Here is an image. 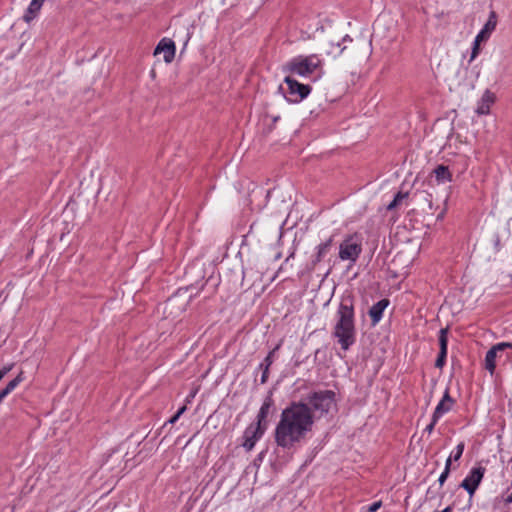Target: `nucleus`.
Returning a JSON list of instances; mask_svg holds the SVG:
<instances>
[{
    "label": "nucleus",
    "mask_w": 512,
    "mask_h": 512,
    "mask_svg": "<svg viewBox=\"0 0 512 512\" xmlns=\"http://www.w3.org/2000/svg\"><path fill=\"white\" fill-rule=\"evenodd\" d=\"M293 256H294V252H291V253L289 254V256L286 258V261H288V260H289L291 257H293Z\"/></svg>",
    "instance_id": "obj_45"
},
{
    "label": "nucleus",
    "mask_w": 512,
    "mask_h": 512,
    "mask_svg": "<svg viewBox=\"0 0 512 512\" xmlns=\"http://www.w3.org/2000/svg\"><path fill=\"white\" fill-rule=\"evenodd\" d=\"M455 448H459V449L464 448V443L463 442L458 443Z\"/></svg>",
    "instance_id": "obj_41"
},
{
    "label": "nucleus",
    "mask_w": 512,
    "mask_h": 512,
    "mask_svg": "<svg viewBox=\"0 0 512 512\" xmlns=\"http://www.w3.org/2000/svg\"><path fill=\"white\" fill-rule=\"evenodd\" d=\"M24 380L23 372L21 371L14 379L9 381L5 388L2 390L9 395L22 381Z\"/></svg>",
    "instance_id": "obj_21"
},
{
    "label": "nucleus",
    "mask_w": 512,
    "mask_h": 512,
    "mask_svg": "<svg viewBox=\"0 0 512 512\" xmlns=\"http://www.w3.org/2000/svg\"><path fill=\"white\" fill-rule=\"evenodd\" d=\"M362 253V242L357 233L347 235L339 245V258L355 264Z\"/></svg>",
    "instance_id": "obj_5"
},
{
    "label": "nucleus",
    "mask_w": 512,
    "mask_h": 512,
    "mask_svg": "<svg viewBox=\"0 0 512 512\" xmlns=\"http://www.w3.org/2000/svg\"><path fill=\"white\" fill-rule=\"evenodd\" d=\"M201 433L200 432H196L195 434H193L188 440H186L184 442V445L182 448H186L188 445L196 442L197 440H199L201 438Z\"/></svg>",
    "instance_id": "obj_29"
},
{
    "label": "nucleus",
    "mask_w": 512,
    "mask_h": 512,
    "mask_svg": "<svg viewBox=\"0 0 512 512\" xmlns=\"http://www.w3.org/2000/svg\"><path fill=\"white\" fill-rule=\"evenodd\" d=\"M333 245V236H330L327 240L320 243L315 247V252L311 256L310 262L308 264V269L313 271L316 269V266L322 262L328 253L331 251Z\"/></svg>",
    "instance_id": "obj_10"
},
{
    "label": "nucleus",
    "mask_w": 512,
    "mask_h": 512,
    "mask_svg": "<svg viewBox=\"0 0 512 512\" xmlns=\"http://www.w3.org/2000/svg\"><path fill=\"white\" fill-rule=\"evenodd\" d=\"M454 404L455 400L450 395V389L449 387H446L441 400L438 402L433 412L434 418L440 419L443 417L446 413L452 410Z\"/></svg>",
    "instance_id": "obj_13"
},
{
    "label": "nucleus",
    "mask_w": 512,
    "mask_h": 512,
    "mask_svg": "<svg viewBox=\"0 0 512 512\" xmlns=\"http://www.w3.org/2000/svg\"><path fill=\"white\" fill-rule=\"evenodd\" d=\"M493 247L496 253L502 249L501 238L499 233H495L493 235Z\"/></svg>",
    "instance_id": "obj_27"
},
{
    "label": "nucleus",
    "mask_w": 512,
    "mask_h": 512,
    "mask_svg": "<svg viewBox=\"0 0 512 512\" xmlns=\"http://www.w3.org/2000/svg\"><path fill=\"white\" fill-rule=\"evenodd\" d=\"M409 192L398 191L393 200L387 205V210L395 209L404 199L408 198Z\"/></svg>",
    "instance_id": "obj_19"
},
{
    "label": "nucleus",
    "mask_w": 512,
    "mask_h": 512,
    "mask_svg": "<svg viewBox=\"0 0 512 512\" xmlns=\"http://www.w3.org/2000/svg\"><path fill=\"white\" fill-rule=\"evenodd\" d=\"M451 462H452V455H450L448 457V459L446 460V464H445V468H448V472H450Z\"/></svg>",
    "instance_id": "obj_36"
},
{
    "label": "nucleus",
    "mask_w": 512,
    "mask_h": 512,
    "mask_svg": "<svg viewBox=\"0 0 512 512\" xmlns=\"http://www.w3.org/2000/svg\"><path fill=\"white\" fill-rule=\"evenodd\" d=\"M389 304L390 300L388 298H383L370 307L368 315L371 319L372 326H376L382 320L384 311Z\"/></svg>",
    "instance_id": "obj_14"
},
{
    "label": "nucleus",
    "mask_w": 512,
    "mask_h": 512,
    "mask_svg": "<svg viewBox=\"0 0 512 512\" xmlns=\"http://www.w3.org/2000/svg\"><path fill=\"white\" fill-rule=\"evenodd\" d=\"M380 506H381V502L380 501L379 502H375V503H373L369 507L368 512H376L380 508Z\"/></svg>",
    "instance_id": "obj_34"
},
{
    "label": "nucleus",
    "mask_w": 512,
    "mask_h": 512,
    "mask_svg": "<svg viewBox=\"0 0 512 512\" xmlns=\"http://www.w3.org/2000/svg\"><path fill=\"white\" fill-rule=\"evenodd\" d=\"M498 351H504L505 349H512V342H499L493 345Z\"/></svg>",
    "instance_id": "obj_30"
},
{
    "label": "nucleus",
    "mask_w": 512,
    "mask_h": 512,
    "mask_svg": "<svg viewBox=\"0 0 512 512\" xmlns=\"http://www.w3.org/2000/svg\"><path fill=\"white\" fill-rule=\"evenodd\" d=\"M44 1L45 0H31L29 6L23 16V19L25 20V22L29 23L37 17Z\"/></svg>",
    "instance_id": "obj_17"
},
{
    "label": "nucleus",
    "mask_w": 512,
    "mask_h": 512,
    "mask_svg": "<svg viewBox=\"0 0 512 512\" xmlns=\"http://www.w3.org/2000/svg\"><path fill=\"white\" fill-rule=\"evenodd\" d=\"M505 504L512 503V492L504 499Z\"/></svg>",
    "instance_id": "obj_38"
},
{
    "label": "nucleus",
    "mask_w": 512,
    "mask_h": 512,
    "mask_svg": "<svg viewBox=\"0 0 512 512\" xmlns=\"http://www.w3.org/2000/svg\"><path fill=\"white\" fill-rule=\"evenodd\" d=\"M439 421V419H435L434 418V415L432 414V418H431V421L430 423L424 428V431L425 432H428V433H431V431L434 429V426L436 425V423Z\"/></svg>",
    "instance_id": "obj_31"
},
{
    "label": "nucleus",
    "mask_w": 512,
    "mask_h": 512,
    "mask_svg": "<svg viewBox=\"0 0 512 512\" xmlns=\"http://www.w3.org/2000/svg\"><path fill=\"white\" fill-rule=\"evenodd\" d=\"M314 415L304 402L292 401L282 410L280 420L275 428V441L278 446L286 448L303 439L311 431Z\"/></svg>",
    "instance_id": "obj_1"
},
{
    "label": "nucleus",
    "mask_w": 512,
    "mask_h": 512,
    "mask_svg": "<svg viewBox=\"0 0 512 512\" xmlns=\"http://www.w3.org/2000/svg\"><path fill=\"white\" fill-rule=\"evenodd\" d=\"M302 363H303V361H296V362H295V366H299V365H301Z\"/></svg>",
    "instance_id": "obj_46"
},
{
    "label": "nucleus",
    "mask_w": 512,
    "mask_h": 512,
    "mask_svg": "<svg viewBox=\"0 0 512 512\" xmlns=\"http://www.w3.org/2000/svg\"><path fill=\"white\" fill-rule=\"evenodd\" d=\"M7 396L8 395L3 390L0 391V404Z\"/></svg>",
    "instance_id": "obj_39"
},
{
    "label": "nucleus",
    "mask_w": 512,
    "mask_h": 512,
    "mask_svg": "<svg viewBox=\"0 0 512 512\" xmlns=\"http://www.w3.org/2000/svg\"><path fill=\"white\" fill-rule=\"evenodd\" d=\"M283 340H280L279 343L267 354V356L263 359L260 364L271 366L274 362L275 353L281 348Z\"/></svg>",
    "instance_id": "obj_22"
},
{
    "label": "nucleus",
    "mask_w": 512,
    "mask_h": 512,
    "mask_svg": "<svg viewBox=\"0 0 512 512\" xmlns=\"http://www.w3.org/2000/svg\"><path fill=\"white\" fill-rule=\"evenodd\" d=\"M323 66V59H321L317 54L297 55L292 57L282 66V72L295 74L304 78L317 73V76L314 79V81H316L324 75Z\"/></svg>",
    "instance_id": "obj_3"
},
{
    "label": "nucleus",
    "mask_w": 512,
    "mask_h": 512,
    "mask_svg": "<svg viewBox=\"0 0 512 512\" xmlns=\"http://www.w3.org/2000/svg\"><path fill=\"white\" fill-rule=\"evenodd\" d=\"M497 25V16L495 11H491L484 27L478 32L472 43L471 55L469 62L471 63L480 53V43L486 41L490 34L495 30Z\"/></svg>",
    "instance_id": "obj_7"
},
{
    "label": "nucleus",
    "mask_w": 512,
    "mask_h": 512,
    "mask_svg": "<svg viewBox=\"0 0 512 512\" xmlns=\"http://www.w3.org/2000/svg\"><path fill=\"white\" fill-rule=\"evenodd\" d=\"M449 475V472H448V468H445L444 471L442 472V474L440 475L438 481H439V484L442 486L444 484V482L446 481L447 477Z\"/></svg>",
    "instance_id": "obj_32"
},
{
    "label": "nucleus",
    "mask_w": 512,
    "mask_h": 512,
    "mask_svg": "<svg viewBox=\"0 0 512 512\" xmlns=\"http://www.w3.org/2000/svg\"><path fill=\"white\" fill-rule=\"evenodd\" d=\"M306 404L310 407L311 413L318 417L329 414L336 410V393L333 390L312 391L306 396Z\"/></svg>",
    "instance_id": "obj_4"
},
{
    "label": "nucleus",
    "mask_w": 512,
    "mask_h": 512,
    "mask_svg": "<svg viewBox=\"0 0 512 512\" xmlns=\"http://www.w3.org/2000/svg\"><path fill=\"white\" fill-rule=\"evenodd\" d=\"M280 119V116L273 117V123H276Z\"/></svg>",
    "instance_id": "obj_44"
},
{
    "label": "nucleus",
    "mask_w": 512,
    "mask_h": 512,
    "mask_svg": "<svg viewBox=\"0 0 512 512\" xmlns=\"http://www.w3.org/2000/svg\"><path fill=\"white\" fill-rule=\"evenodd\" d=\"M284 82L287 85V92H283V96L290 103H300L312 91V87L309 84L300 83L289 75L284 78Z\"/></svg>",
    "instance_id": "obj_6"
},
{
    "label": "nucleus",
    "mask_w": 512,
    "mask_h": 512,
    "mask_svg": "<svg viewBox=\"0 0 512 512\" xmlns=\"http://www.w3.org/2000/svg\"><path fill=\"white\" fill-rule=\"evenodd\" d=\"M267 428L263 427L255 422L249 424L243 432L242 448H254L258 440H260L265 434Z\"/></svg>",
    "instance_id": "obj_8"
},
{
    "label": "nucleus",
    "mask_w": 512,
    "mask_h": 512,
    "mask_svg": "<svg viewBox=\"0 0 512 512\" xmlns=\"http://www.w3.org/2000/svg\"><path fill=\"white\" fill-rule=\"evenodd\" d=\"M355 296L351 291H345L338 303L332 335L337 339L341 349L347 351L356 343V314Z\"/></svg>",
    "instance_id": "obj_2"
},
{
    "label": "nucleus",
    "mask_w": 512,
    "mask_h": 512,
    "mask_svg": "<svg viewBox=\"0 0 512 512\" xmlns=\"http://www.w3.org/2000/svg\"><path fill=\"white\" fill-rule=\"evenodd\" d=\"M278 90H279L280 92H283V87H282V85H279Z\"/></svg>",
    "instance_id": "obj_47"
},
{
    "label": "nucleus",
    "mask_w": 512,
    "mask_h": 512,
    "mask_svg": "<svg viewBox=\"0 0 512 512\" xmlns=\"http://www.w3.org/2000/svg\"><path fill=\"white\" fill-rule=\"evenodd\" d=\"M14 367V363L7 364L0 369V381L8 374Z\"/></svg>",
    "instance_id": "obj_28"
},
{
    "label": "nucleus",
    "mask_w": 512,
    "mask_h": 512,
    "mask_svg": "<svg viewBox=\"0 0 512 512\" xmlns=\"http://www.w3.org/2000/svg\"><path fill=\"white\" fill-rule=\"evenodd\" d=\"M486 469L482 466L473 467L465 479L461 482L460 487L464 488L470 497H472L481 483Z\"/></svg>",
    "instance_id": "obj_9"
},
{
    "label": "nucleus",
    "mask_w": 512,
    "mask_h": 512,
    "mask_svg": "<svg viewBox=\"0 0 512 512\" xmlns=\"http://www.w3.org/2000/svg\"><path fill=\"white\" fill-rule=\"evenodd\" d=\"M495 94L490 90H485L480 100L477 103L475 112L478 115H487L490 113L491 105L495 102Z\"/></svg>",
    "instance_id": "obj_15"
},
{
    "label": "nucleus",
    "mask_w": 512,
    "mask_h": 512,
    "mask_svg": "<svg viewBox=\"0 0 512 512\" xmlns=\"http://www.w3.org/2000/svg\"><path fill=\"white\" fill-rule=\"evenodd\" d=\"M210 279H212V276H210V277H209V279H208V280H206L205 282H203V281H202L200 284H199V282H196L195 284H192L191 286H192V287L197 288L198 290H203V288H204L205 284H206Z\"/></svg>",
    "instance_id": "obj_33"
},
{
    "label": "nucleus",
    "mask_w": 512,
    "mask_h": 512,
    "mask_svg": "<svg viewBox=\"0 0 512 512\" xmlns=\"http://www.w3.org/2000/svg\"><path fill=\"white\" fill-rule=\"evenodd\" d=\"M159 53H163V59L166 63H171L174 60L176 53V45L174 41L170 38H162L154 50L155 55Z\"/></svg>",
    "instance_id": "obj_12"
},
{
    "label": "nucleus",
    "mask_w": 512,
    "mask_h": 512,
    "mask_svg": "<svg viewBox=\"0 0 512 512\" xmlns=\"http://www.w3.org/2000/svg\"><path fill=\"white\" fill-rule=\"evenodd\" d=\"M462 452H463V450H457L455 454L451 453L450 455H452V460H454V461L459 460L462 455Z\"/></svg>",
    "instance_id": "obj_35"
},
{
    "label": "nucleus",
    "mask_w": 512,
    "mask_h": 512,
    "mask_svg": "<svg viewBox=\"0 0 512 512\" xmlns=\"http://www.w3.org/2000/svg\"><path fill=\"white\" fill-rule=\"evenodd\" d=\"M319 353V349L315 351V357H317V354Z\"/></svg>",
    "instance_id": "obj_48"
},
{
    "label": "nucleus",
    "mask_w": 512,
    "mask_h": 512,
    "mask_svg": "<svg viewBox=\"0 0 512 512\" xmlns=\"http://www.w3.org/2000/svg\"><path fill=\"white\" fill-rule=\"evenodd\" d=\"M263 454H264V452H263V451H261V452H260V454H259V456H258V460L262 461Z\"/></svg>",
    "instance_id": "obj_42"
},
{
    "label": "nucleus",
    "mask_w": 512,
    "mask_h": 512,
    "mask_svg": "<svg viewBox=\"0 0 512 512\" xmlns=\"http://www.w3.org/2000/svg\"><path fill=\"white\" fill-rule=\"evenodd\" d=\"M352 41H353V39L351 38V36H350V35H348V34H346V35L342 38V40H341L340 42H337V43H336V45H335V46H336L337 48H339V51H338L334 56L336 57V56L341 55V54L343 53V51L345 50V48H346L345 46H342V45H343L344 43H346V42H352Z\"/></svg>",
    "instance_id": "obj_25"
},
{
    "label": "nucleus",
    "mask_w": 512,
    "mask_h": 512,
    "mask_svg": "<svg viewBox=\"0 0 512 512\" xmlns=\"http://www.w3.org/2000/svg\"><path fill=\"white\" fill-rule=\"evenodd\" d=\"M448 351L439 350L437 358L435 360V367L442 369L446 364Z\"/></svg>",
    "instance_id": "obj_23"
},
{
    "label": "nucleus",
    "mask_w": 512,
    "mask_h": 512,
    "mask_svg": "<svg viewBox=\"0 0 512 512\" xmlns=\"http://www.w3.org/2000/svg\"><path fill=\"white\" fill-rule=\"evenodd\" d=\"M432 174L435 176L438 184H444L452 181V173L450 172L449 167L443 164L437 165L432 171Z\"/></svg>",
    "instance_id": "obj_16"
},
{
    "label": "nucleus",
    "mask_w": 512,
    "mask_h": 512,
    "mask_svg": "<svg viewBox=\"0 0 512 512\" xmlns=\"http://www.w3.org/2000/svg\"><path fill=\"white\" fill-rule=\"evenodd\" d=\"M380 23V19H377L375 22H374V25H373V28L375 29V27Z\"/></svg>",
    "instance_id": "obj_43"
},
{
    "label": "nucleus",
    "mask_w": 512,
    "mask_h": 512,
    "mask_svg": "<svg viewBox=\"0 0 512 512\" xmlns=\"http://www.w3.org/2000/svg\"><path fill=\"white\" fill-rule=\"evenodd\" d=\"M186 409L187 408L185 405L179 407L178 410L176 411V413L167 422L170 424L176 423L178 421V419L180 418V416L186 411Z\"/></svg>",
    "instance_id": "obj_26"
},
{
    "label": "nucleus",
    "mask_w": 512,
    "mask_h": 512,
    "mask_svg": "<svg viewBox=\"0 0 512 512\" xmlns=\"http://www.w3.org/2000/svg\"><path fill=\"white\" fill-rule=\"evenodd\" d=\"M183 439H184V436H183V437H182V436H178V437H177V439L175 440V443H174V444H175L176 446L181 445V444L183 443Z\"/></svg>",
    "instance_id": "obj_37"
},
{
    "label": "nucleus",
    "mask_w": 512,
    "mask_h": 512,
    "mask_svg": "<svg viewBox=\"0 0 512 512\" xmlns=\"http://www.w3.org/2000/svg\"><path fill=\"white\" fill-rule=\"evenodd\" d=\"M271 410H275V402L273 399L272 391H269L261 404V407L256 415V420L254 422L268 429L267 418Z\"/></svg>",
    "instance_id": "obj_11"
},
{
    "label": "nucleus",
    "mask_w": 512,
    "mask_h": 512,
    "mask_svg": "<svg viewBox=\"0 0 512 512\" xmlns=\"http://www.w3.org/2000/svg\"><path fill=\"white\" fill-rule=\"evenodd\" d=\"M194 395H195V394H194V393H192V394H190L189 396H187V397H186V402H188V403H189V402L191 401V399L194 397Z\"/></svg>",
    "instance_id": "obj_40"
},
{
    "label": "nucleus",
    "mask_w": 512,
    "mask_h": 512,
    "mask_svg": "<svg viewBox=\"0 0 512 512\" xmlns=\"http://www.w3.org/2000/svg\"><path fill=\"white\" fill-rule=\"evenodd\" d=\"M271 366H268V365H263V364H259L256 371H259L261 370L262 371V375H261V378H260V383L261 384H265L268 380V377H269V369H270Z\"/></svg>",
    "instance_id": "obj_24"
},
{
    "label": "nucleus",
    "mask_w": 512,
    "mask_h": 512,
    "mask_svg": "<svg viewBox=\"0 0 512 512\" xmlns=\"http://www.w3.org/2000/svg\"><path fill=\"white\" fill-rule=\"evenodd\" d=\"M498 352L499 351L494 346H492L486 352L485 359H484V366H485V369L490 374H493L496 369V357H497Z\"/></svg>",
    "instance_id": "obj_18"
},
{
    "label": "nucleus",
    "mask_w": 512,
    "mask_h": 512,
    "mask_svg": "<svg viewBox=\"0 0 512 512\" xmlns=\"http://www.w3.org/2000/svg\"><path fill=\"white\" fill-rule=\"evenodd\" d=\"M448 330V327L439 330V350L448 351Z\"/></svg>",
    "instance_id": "obj_20"
}]
</instances>
